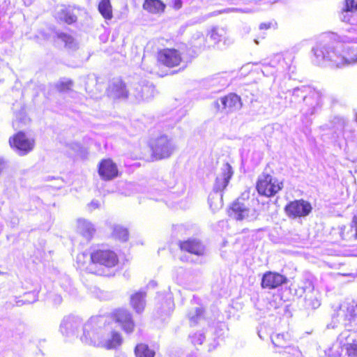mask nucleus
I'll use <instances>...</instances> for the list:
<instances>
[{"label": "nucleus", "instance_id": "f257e3e1", "mask_svg": "<svg viewBox=\"0 0 357 357\" xmlns=\"http://www.w3.org/2000/svg\"><path fill=\"white\" fill-rule=\"evenodd\" d=\"M342 45L335 46L329 40H321L312 48L314 59L313 62L318 66L344 67L357 64V49Z\"/></svg>", "mask_w": 357, "mask_h": 357}, {"label": "nucleus", "instance_id": "f03ea898", "mask_svg": "<svg viewBox=\"0 0 357 357\" xmlns=\"http://www.w3.org/2000/svg\"><path fill=\"white\" fill-rule=\"evenodd\" d=\"M108 322V317L105 316L92 317L82 326V334L80 340L82 343L96 347L101 344L102 335H105L104 331Z\"/></svg>", "mask_w": 357, "mask_h": 357}, {"label": "nucleus", "instance_id": "7ed1b4c3", "mask_svg": "<svg viewBox=\"0 0 357 357\" xmlns=\"http://www.w3.org/2000/svg\"><path fill=\"white\" fill-rule=\"evenodd\" d=\"M328 97L325 90L310 86L301 112L305 119L318 114L322 109L324 100Z\"/></svg>", "mask_w": 357, "mask_h": 357}, {"label": "nucleus", "instance_id": "20e7f679", "mask_svg": "<svg viewBox=\"0 0 357 357\" xmlns=\"http://www.w3.org/2000/svg\"><path fill=\"white\" fill-rule=\"evenodd\" d=\"M91 264L89 270L95 274L102 275H106L103 269H96L98 266L105 268L114 267L119 262L116 254L110 250L98 249L93 251L90 255Z\"/></svg>", "mask_w": 357, "mask_h": 357}, {"label": "nucleus", "instance_id": "39448f33", "mask_svg": "<svg viewBox=\"0 0 357 357\" xmlns=\"http://www.w3.org/2000/svg\"><path fill=\"white\" fill-rule=\"evenodd\" d=\"M333 319L345 326L357 321V303L347 301L341 303L333 314Z\"/></svg>", "mask_w": 357, "mask_h": 357}, {"label": "nucleus", "instance_id": "423d86ee", "mask_svg": "<svg viewBox=\"0 0 357 357\" xmlns=\"http://www.w3.org/2000/svg\"><path fill=\"white\" fill-rule=\"evenodd\" d=\"M150 146L153 155L158 160L169 158L176 149L172 139L165 135L152 140Z\"/></svg>", "mask_w": 357, "mask_h": 357}, {"label": "nucleus", "instance_id": "0eeeda50", "mask_svg": "<svg viewBox=\"0 0 357 357\" xmlns=\"http://www.w3.org/2000/svg\"><path fill=\"white\" fill-rule=\"evenodd\" d=\"M283 188L282 182L268 174H262L259 176L257 190L259 194L266 197L274 196Z\"/></svg>", "mask_w": 357, "mask_h": 357}, {"label": "nucleus", "instance_id": "6e6552de", "mask_svg": "<svg viewBox=\"0 0 357 357\" xmlns=\"http://www.w3.org/2000/svg\"><path fill=\"white\" fill-rule=\"evenodd\" d=\"M9 144L18 155H25L33 149L35 142L20 131L10 137Z\"/></svg>", "mask_w": 357, "mask_h": 357}, {"label": "nucleus", "instance_id": "1a4fd4ad", "mask_svg": "<svg viewBox=\"0 0 357 357\" xmlns=\"http://www.w3.org/2000/svg\"><path fill=\"white\" fill-rule=\"evenodd\" d=\"M242 105L240 96L236 93H229L213 102V105L217 110L225 114L239 110Z\"/></svg>", "mask_w": 357, "mask_h": 357}, {"label": "nucleus", "instance_id": "9d476101", "mask_svg": "<svg viewBox=\"0 0 357 357\" xmlns=\"http://www.w3.org/2000/svg\"><path fill=\"white\" fill-rule=\"evenodd\" d=\"M290 68V66L285 61L282 55L278 54L274 55L269 62H264L262 64L261 72L264 75L268 77L275 75L278 73H286Z\"/></svg>", "mask_w": 357, "mask_h": 357}, {"label": "nucleus", "instance_id": "9b49d317", "mask_svg": "<svg viewBox=\"0 0 357 357\" xmlns=\"http://www.w3.org/2000/svg\"><path fill=\"white\" fill-rule=\"evenodd\" d=\"M233 174L234 171L231 166L228 162L224 163L221 167L220 172L215 178L212 192L222 194L224 190L228 185Z\"/></svg>", "mask_w": 357, "mask_h": 357}, {"label": "nucleus", "instance_id": "f8f14e48", "mask_svg": "<svg viewBox=\"0 0 357 357\" xmlns=\"http://www.w3.org/2000/svg\"><path fill=\"white\" fill-rule=\"evenodd\" d=\"M311 204L303 199L291 202L285 206V212L289 217L298 218L307 216L312 211Z\"/></svg>", "mask_w": 357, "mask_h": 357}, {"label": "nucleus", "instance_id": "ddd939ff", "mask_svg": "<svg viewBox=\"0 0 357 357\" xmlns=\"http://www.w3.org/2000/svg\"><path fill=\"white\" fill-rule=\"evenodd\" d=\"M104 331L106 332V334L102 335L99 347L109 350L115 349L121 345L123 342L122 337L119 333L112 331V328L109 326V318Z\"/></svg>", "mask_w": 357, "mask_h": 357}, {"label": "nucleus", "instance_id": "4468645a", "mask_svg": "<svg viewBox=\"0 0 357 357\" xmlns=\"http://www.w3.org/2000/svg\"><path fill=\"white\" fill-rule=\"evenodd\" d=\"M340 343L351 357H357V332L350 329L342 331L338 337Z\"/></svg>", "mask_w": 357, "mask_h": 357}, {"label": "nucleus", "instance_id": "2eb2a0df", "mask_svg": "<svg viewBox=\"0 0 357 357\" xmlns=\"http://www.w3.org/2000/svg\"><path fill=\"white\" fill-rule=\"evenodd\" d=\"M130 94L133 96L138 102L149 100L154 96L155 87L151 83L144 80L133 86Z\"/></svg>", "mask_w": 357, "mask_h": 357}, {"label": "nucleus", "instance_id": "dca6fc26", "mask_svg": "<svg viewBox=\"0 0 357 357\" xmlns=\"http://www.w3.org/2000/svg\"><path fill=\"white\" fill-rule=\"evenodd\" d=\"M184 52H181L176 49H164L158 54V61L162 64L172 68L180 64L182 58L181 55Z\"/></svg>", "mask_w": 357, "mask_h": 357}, {"label": "nucleus", "instance_id": "f3484780", "mask_svg": "<svg viewBox=\"0 0 357 357\" xmlns=\"http://www.w3.org/2000/svg\"><path fill=\"white\" fill-rule=\"evenodd\" d=\"M82 321L77 317L69 315L65 317L60 324V331L63 335L70 337L75 335L78 328L82 326Z\"/></svg>", "mask_w": 357, "mask_h": 357}, {"label": "nucleus", "instance_id": "a211bd4d", "mask_svg": "<svg viewBox=\"0 0 357 357\" xmlns=\"http://www.w3.org/2000/svg\"><path fill=\"white\" fill-rule=\"evenodd\" d=\"M181 250L188 252L197 257L204 256L206 253V247L201 241L197 238H189L178 243Z\"/></svg>", "mask_w": 357, "mask_h": 357}, {"label": "nucleus", "instance_id": "6ab92c4d", "mask_svg": "<svg viewBox=\"0 0 357 357\" xmlns=\"http://www.w3.org/2000/svg\"><path fill=\"white\" fill-rule=\"evenodd\" d=\"M287 278L278 273L268 271L263 275L261 285L264 289H275L287 282Z\"/></svg>", "mask_w": 357, "mask_h": 357}, {"label": "nucleus", "instance_id": "aec40b11", "mask_svg": "<svg viewBox=\"0 0 357 357\" xmlns=\"http://www.w3.org/2000/svg\"><path fill=\"white\" fill-rule=\"evenodd\" d=\"M310 86H301L288 90L286 93L285 99L289 102L290 107H295L300 103L301 100L304 102Z\"/></svg>", "mask_w": 357, "mask_h": 357}, {"label": "nucleus", "instance_id": "412c9836", "mask_svg": "<svg viewBox=\"0 0 357 357\" xmlns=\"http://www.w3.org/2000/svg\"><path fill=\"white\" fill-rule=\"evenodd\" d=\"M114 319L119 323L123 330L127 333L133 331L135 324L130 312L125 309H119L114 312Z\"/></svg>", "mask_w": 357, "mask_h": 357}, {"label": "nucleus", "instance_id": "4be33fe9", "mask_svg": "<svg viewBox=\"0 0 357 357\" xmlns=\"http://www.w3.org/2000/svg\"><path fill=\"white\" fill-rule=\"evenodd\" d=\"M98 173L102 179L109 181L118 176L117 167L112 160H103L99 165Z\"/></svg>", "mask_w": 357, "mask_h": 357}, {"label": "nucleus", "instance_id": "5701e85b", "mask_svg": "<svg viewBox=\"0 0 357 357\" xmlns=\"http://www.w3.org/2000/svg\"><path fill=\"white\" fill-rule=\"evenodd\" d=\"M55 18L57 21L68 24H72L77 20V17L75 14L73 9L70 6L63 5L57 8L55 13Z\"/></svg>", "mask_w": 357, "mask_h": 357}, {"label": "nucleus", "instance_id": "b1692460", "mask_svg": "<svg viewBox=\"0 0 357 357\" xmlns=\"http://www.w3.org/2000/svg\"><path fill=\"white\" fill-rule=\"evenodd\" d=\"M228 79L225 73H218L207 78L205 85L213 89L215 91H220L229 86Z\"/></svg>", "mask_w": 357, "mask_h": 357}, {"label": "nucleus", "instance_id": "393cba45", "mask_svg": "<svg viewBox=\"0 0 357 357\" xmlns=\"http://www.w3.org/2000/svg\"><path fill=\"white\" fill-rule=\"evenodd\" d=\"M231 215L237 220H243L249 218L250 209L239 199L232 204Z\"/></svg>", "mask_w": 357, "mask_h": 357}, {"label": "nucleus", "instance_id": "a878e982", "mask_svg": "<svg viewBox=\"0 0 357 357\" xmlns=\"http://www.w3.org/2000/svg\"><path fill=\"white\" fill-rule=\"evenodd\" d=\"M77 230L87 241L91 240L96 232L94 225L89 220L83 218L77 220Z\"/></svg>", "mask_w": 357, "mask_h": 357}, {"label": "nucleus", "instance_id": "bb28decb", "mask_svg": "<svg viewBox=\"0 0 357 357\" xmlns=\"http://www.w3.org/2000/svg\"><path fill=\"white\" fill-rule=\"evenodd\" d=\"M108 93L114 98H126L128 94L125 84L119 79L112 82L109 87Z\"/></svg>", "mask_w": 357, "mask_h": 357}, {"label": "nucleus", "instance_id": "cd10ccee", "mask_svg": "<svg viewBox=\"0 0 357 357\" xmlns=\"http://www.w3.org/2000/svg\"><path fill=\"white\" fill-rule=\"evenodd\" d=\"M206 44V38L202 32H196L193 34L191 38L190 45V49H192V53L188 52L187 54L190 56H193V54L199 53L204 47Z\"/></svg>", "mask_w": 357, "mask_h": 357}, {"label": "nucleus", "instance_id": "c85d7f7f", "mask_svg": "<svg viewBox=\"0 0 357 357\" xmlns=\"http://www.w3.org/2000/svg\"><path fill=\"white\" fill-rule=\"evenodd\" d=\"M146 293L142 291L136 292L130 296V305L137 313L144 311L146 305Z\"/></svg>", "mask_w": 357, "mask_h": 357}, {"label": "nucleus", "instance_id": "c756f323", "mask_svg": "<svg viewBox=\"0 0 357 357\" xmlns=\"http://www.w3.org/2000/svg\"><path fill=\"white\" fill-rule=\"evenodd\" d=\"M32 296V300L23 298L20 299L18 297L12 298L8 302L6 303L7 307H11L13 306H22L24 304H30L36 302L38 300L37 294L34 291L27 292L24 294L23 297Z\"/></svg>", "mask_w": 357, "mask_h": 357}, {"label": "nucleus", "instance_id": "7c9ffc66", "mask_svg": "<svg viewBox=\"0 0 357 357\" xmlns=\"http://www.w3.org/2000/svg\"><path fill=\"white\" fill-rule=\"evenodd\" d=\"M143 8L151 13L163 12L165 5L160 0H145Z\"/></svg>", "mask_w": 357, "mask_h": 357}, {"label": "nucleus", "instance_id": "2f4dec72", "mask_svg": "<svg viewBox=\"0 0 357 357\" xmlns=\"http://www.w3.org/2000/svg\"><path fill=\"white\" fill-rule=\"evenodd\" d=\"M223 194L215 192H211L208 196V204L211 209L215 212L221 208L223 206L222 200Z\"/></svg>", "mask_w": 357, "mask_h": 357}, {"label": "nucleus", "instance_id": "473e14b6", "mask_svg": "<svg viewBox=\"0 0 357 357\" xmlns=\"http://www.w3.org/2000/svg\"><path fill=\"white\" fill-rule=\"evenodd\" d=\"M98 11L106 20H111L113 17L110 0H102L98 4Z\"/></svg>", "mask_w": 357, "mask_h": 357}, {"label": "nucleus", "instance_id": "72a5a7b5", "mask_svg": "<svg viewBox=\"0 0 357 357\" xmlns=\"http://www.w3.org/2000/svg\"><path fill=\"white\" fill-rule=\"evenodd\" d=\"M339 40L343 43L357 44V30L354 28L348 29L344 33L339 36Z\"/></svg>", "mask_w": 357, "mask_h": 357}, {"label": "nucleus", "instance_id": "f704fd0d", "mask_svg": "<svg viewBox=\"0 0 357 357\" xmlns=\"http://www.w3.org/2000/svg\"><path fill=\"white\" fill-rule=\"evenodd\" d=\"M227 36V30L223 27H214L210 33V38L215 43H218L222 40H225Z\"/></svg>", "mask_w": 357, "mask_h": 357}, {"label": "nucleus", "instance_id": "c9c22d12", "mask_svg": "<svg viewBox=\"0 0 357 357\" xmlns=\"http://www.w3.org/2000/svg\"><path fill=\"white\" fill-rule=\"evenodd\" d=\"M136 357H154L155 352L147 344H137L135 349Z\"/></svg>", "mask_w": 357, "mask_h": 357}, {"label": "nucleus", "instance_id": "e433bc0d", "mask_svg": "<svg viewBox=\"0 0 357 357\" xmlns=\"http://www.w3.org/2000/svg\"><path fill=\"white\" fill-rule=\"evenodd\" d=\"M56 36L59 40L64 43L66 47L70 50H75L77 48V43L70 35L62 32H57Z\"/></svg>", "mask_w": 357, "mask_h": 357}, {"label": "nucleus", "instance_id": "4c0bfd02", "mask_svg": "<svg viewBox=\"0 0 357 357\" xmlns=\"http://www.w3.org/2000/svg\"><path fill=\"white\" fill-rule=\"evenodd\" d=\"M188 316L190 322V325L195 326L202 319L203 310L201 307H195L189 312Z\"/></svg>", "mask_w": 357, "mask_h": 357}, {"label": "nucleus", "instance_id": "58836bf2", "mask_svg": "<svg viewBox=\"0 0 357 357\" xmlns=\"http://www.w3.org/2000/svg\"><path fill=\"white\" fill-rule=\"evenodd\" d=\"M305 307L307 309H317L320 306V301L313 292L307 294L305 296Z\"/></svg>", "mask_w": 357, "mask_h": 357}, {"label": "nucleus", "instance_id": "ea45409f", "mask_svg": "<svg viewBox=\"0 0 357 357\" xmlns=\"http://www.w3.org/2000/svg\"><path fill=\"white\" fill-rule=\"evenodd\" d=\"M112 235L115 238H118L121 241H126L128 239V229L120 225H115L114 227Z\"/></svg>", "mask_w": 357, "mask_h": 357}, {"label": "nucleus", "instance_id": "a19ab883", "mask_svg": "<svg viewBox=\"0 0 357 357\" xmlns=\"http://www.w3.org/2000/svg\"><path fill=\"white\" fill-rule=\"evenodd\" d=\"M287 334L278 333L271 337L272 343L275 347L279 348H285L287 345Z\"/></svg>", "mask_w": 357, "mask_h": 357}, {"label": "nucleus", "instance_id": "79ce46f5", "mask_svg": "<svg viewBox=\"0 0 357 357\" xmlns=\"http://www.w3.org/2000/svg\"><path fill=\"white\" fill-rule=\"evenodd\" d=\"M73 82L71 79H62L56 84V89L61 93H67L71 91Z\"/></svg>", "mask_w": 357, "mask_h": 357}, {"label": "nucleus", "instance_id": "37998d69", "mask_svg": "<svg viewBox=\"0 0 357 357\" xmlns=\"http://www.w3.org/2000/svg\"><path fill=\"white\" fill-rule=\"evenodd\" d=\"M61 287L69 294H74L76 291L75 289L72 285L70 278L67 275H65L61 278Z\"/></svg>", "mask_w": 357, "mask_h": 357}, {"label": "nucleus", "instance_id": "c03bdc74", "mask_svg": "<svg viewBox=\"0 0 357 357\" xmlns=\"http://www.w3.org/2000/svg\"><path fill=\"white\" fill-rule=\"evenodd\" d=\"M353 12L354 11L352 10H351L349 8H347V6H345V8L342 10L340 15V20L342 22H351Z\"/></svg>", "mask_w": 357, "mask_h": 357}, {"label": "nucleus", "instance_id": "a18cd8bd", "mask_svg": "<svg viewBox=\"0 0 357 357\" xmlns=\"http://www.w3.org/2000/svg\"><path fill=\"white\" fill-rule=\"evenodd\" d=\"M190 338L194 345H201L205 340V336L202 333H196L190 335Z\"/></svg>", "mask_w": 357, "mask_h": 357}, {"label": "nucleus", "instance_id": "49530a36", "mask_svg": "<svg viewBox=\"0 0 357 357\" xmlns=\"http://www.w3.org/2000/svg\"><path fill=\"white\" fill-rule=\"evenodd\" d=\"M15 117H16V119L13 122V126H15L16 122L26 124V122L28 121V119L26 118V116L24 112H21L19 114H16Z\"/></svg>", "mask_w": 357, "mask_h": 357}, {"label": "nucleus", "instance_id": "de8ad7c7", "mask_svg": "<svg viewBox=\"0 0 357 357\" xmlns=\"http://www.w3.org/2000/svg\"><path fill=\"white\" fill-rule=\"evenodd\" d=\"M354 229L355 232L351 234V237H354L355 239H357V215H355L351 222V229ZM350 238V236H348Z\"/></svg>", "mask_w": 357, "mask_h": 357}, {"label": "nucleus", "instance_id": "09e8293b", "mask_svg": "<svg viewBox=\"0 0 357 357\" xmlns=\"http://www.w3.org/2000/svg\"><path fill=\"white\" fill-rule=\"evenodd\" d=\"M345 6L353 11L357 10V0H346Z\"/></svg>", "mask_w": 357, "mask_h": 357}, {"label": "nucleus", "instance_id": "8fccbe9b", "mask_svg": "<svg viewBox=\"0 0 357 357\" xmlns=\"http://www.w3.org/2000/svg\"><path fill=\"white\" fill-rule=\"evenodd\" d=\"M173 7L176 10H179L183 5L182 0H172Z\"/></svg>", "mask_w": 357, "mask_h": 357}, {"label": "nucleus", "instance_id": "3c124183", "mask_svg": "<svg viewBox=\"0 0 357 357\" xmlns=\"http://www.w3.org/2000/svg\"><path fill=\"white\" fill-rule=\"evenodd\" d=\"M89 206L93 209L98 208L100 207V202L97 200H93L91 202Z\"/></svg>", "mask_w": 357, "mask_h": 357}, {"label": "nucleus", "instance_id": "603ef678", "mask_svg": "<svg viewBox=\"0 0 357 357\" xmlns=\"http://www.w3.org/2000/svg\"><path fill=\"white\" fill-rule=\"evenodd\" d=\"M271 22L261 23L259 25V29H268L271 27Z\"/></svg>", "mask_w": 357, "mask_h": 357}, {"label": "nucleus", "instance_id": "864d4df0", "mask_svg": "<svg viewBox=\"0 0 357 357\" xmlns=\"http://www.w3.org/2000/svg\"><path fill=\"white\" fill-rule=\"evenodd\" d=\"M61 301H62V298L60 296H55V299H54L55 303L60 304L61 303Z\"/></svg>", "mask_w": 357, "mask_h": 357}, {"label": "nucleus", "instance_id": "5fc2aeb1", "mask_svg": "<svg viewBox=\"0 0 357 357\" xmlns=\"http://www.w3.org/2000/svg\"><path fill=\"white\" fill-rule=\"evenodd\" d=\"M234 10H238V11H241V12H243V13H249L250 12L249 9L234 8Z\"/></svg>", "mask_w": 357, "mask_h": 357}, {"label": "nucleus", "instance_id": "6e6d98bb", "mask_svg": "<svg viewBox=\"0 0 357 357\" xmlns=\"http://www.w3.org/2000/svg\"><path fill=\"white\" fill-rule=\"evenodd\" d=\"M149 286H152V287H155L156 285V282H154V281H151L150 282V283L149 284Z\"/></svg>", "mask_w": 357, "mask_h": 357}, {"label": "nucleus", "instance_id": "4d7b16f0", "mask_svg": "<svg viewBox=\"0 0 357 357\" xmlns=\"http://www.w3.org/2000/svg\"><path fill=\"white\" fill-rule=\"evenodd\" d=\"M24 2L27 6L31 4V0H24Z\"/></svg>", "mask_w": 357, "mask_h": 357}, {"label": "nucleus", "instance_id": "13d9d810", "mask_svg": "<svg viewBox=\"0 0 357 357\" xmlns=\"http://www.w3.org/2000/svg\"><path fill=\"white\" fill-rule=\"evenodd\" d=\"M84 257V254H82V255H78V256H77V260H79H79H80V258H81V257Z\"/></svg>", "mask_w": 357, "mask_h": 357}, {"label": "nucleus", "instance_id": "bf43d9fd", "mask_svg": "<svg viewBox=\"0 0 357 357\" xmlns=\"http://www.w3.org/2000/svg\"><path fill=\"white\" fill-rule=\"evenodd\" d=\"M24 298H26V299H29V300H32L33 297H32V296H25V297H24Z\"/></svg>", "mask_w": 357, "mask_h": 357}, {"label": "nucleus", "instance_id": "052dcab7", "mask_svg": "<svg viewBox=\"0 0 357 357\" xmlns=\"http://www.w3.org/2000/svg\"><path fill=\"white\" fill-rule=\"evenodd\" d=\"M341 235H342V238H343V239H346V238H347V237L344 236V234H343V232H342V231Z\"/></svg>", "mask_w": 357, "mask_h": 357}, {"label": "nucleus", "instance_id": "680f3d73", "mask_svg": "<svg viewBox=\"0 0 357 357\" xmlns=\"http://www.w3.org/2000/svg\"><path fill=\"white\" fill-rule=\"evenodd\" d=\"M255 43L256 44H258V43H259V42H258V40H257V39H255Z\"/></svg>", "mask_w": 357, "mask_h": 357}, {"label": "nucleus", "instance_id": "e2e57ef3", "mask_svg": "<svg viewBox=\"0 0 357 357\" xmlns=\"http://www.w3.org/2000/svg\"><path fill=\"white\" fill-rule=\"evenodd\" d=\"M169 312H167V311H166V312H165V314H169Z\"/></svg>", "mask_w": 357, "mask_h": 357}, {"label": "nucleus", "instance_id": "0e129e2a", "mask_svg": "<svg viewBox=\"0 0 357 357\" xmlns=\"http://www.w3.org/2000/svg\"><path fill=\"white\" fill-rule=\"evenodd\" d=\"M356 122H357V114H356Z\"/></svg>", "mask_w": 357, "mask_h": 357}]
</instances>
